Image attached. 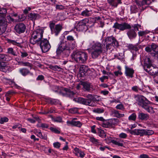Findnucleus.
Listing matches in <instances>:
<instances>
[{
	"label": "nucleus",
	"instance_id": "nucleus-29",
	"mask_svg": "<svg viewBox=\"0 0 158 158\" xmlns=\"http://www.w3.org/2000/svg\"><path fill=\"white\" fill-rule=\"evenodd\" d=\"M111 113L114 117L118 118L124 117L125 115L124 114L120 113L118 111L114 109L111 111Z\"/></svg>",
	"mask_w": 158,
	"mask_h": 158
},
{
	"label": "nucleus",
	"instance_id": "nucleus-26",
	"mask_svg": "<svg viewBox=\"0 0 158 158\" xmlns=\"http://www.w3.org/2000/svg\"><path fill=\"white\" fill-rule=\"evenodd\" d=\"M62 29V26L60 24L56 25L53 31H52V32H54L55 33V35L56 36L57 35L60 31Z\"/></svg>",
	"mask_w": 158,
	"mask_h": 158
},
{
	"label": "nucleus",
	"instance_id": "nucleus-62",
	"mask_svg": "<svg viewBox=\"0 0 158 158\" xmlns=\"http://www.w3.org/2000/svg\"><path fill=\"white\" fill-rule=\"evenodd\" d=\"M86 70L85 69V66L84 65H82L81 66L80 68V71L81 73H84L85 72Z\"/></svg>",
	"mask_w": 158,
	"mask_h": 158
},
{
	"label": "nucleus",
	"instance_id": "nucleus-53",
	"mask_svg": "<svg viewBox=\"0 0 158 158\" xmlns=\"http://www.w3.org/2000/svg\"><path fill=\"white\" fill-rule=\"evenodd\" d=\"M50 68L52 70L55 71H60L61 69L57 65L51 66Z\"/></svg>",
	"mask_w": 158,
	"mask_h": 158
},
{
	"label": "nucleus",
	"instance_id": "nucleus-55",
	"mask_svg": "<svg viewBox=\"0 0 158 158\" xmlns=\"http://www.w3.org/2000/svg\"><path fill=\"white\" fill-rule=\"evenodd\" d=\"M23 66H28L30 67H31L32 64L29 62H21Z\"/></svg>",
	"mask_w": 158,
	"mask_h": 158
},
{
	"label": "nucleus",
	"instance_id": "nucleus-40",
	"mask_svg": "<svg viewBox=\"0 0 158 158\" xmlns=\"http://www.w3.org/2000/svg\"><path fill=\"white\" fill-rule=\"evenodd\" d=\"M104 111L103 109L98 108L93 110V112L98 114L103 113L104 112Z\"/></svg>",
	"mask_w": 158,
	"mask_h": 158
},
{
	"label": "nucleus",
	"instance_id": "nucleus-42",
	"mask_svg": "<svg viewBox=\"0 0 158 158\" xmlns=\"http://www.w3.org/2000/svg\"><path fill=\"white\" fill-rule=\"evenodd\" d=\"M99 136L102 138H105L106 136V133L102 130H99Z\"/></svg>",
	"mask_w": 158,
	"mask_h": 158
},
{
	"label": "nucleus",
	"instance_id": "nucleus-48",
	"mask_svg": "<svg viewBox=\"0 0 158 158\" xmlns=\"http://www.w3.org/2000/svg\"><path fill=\"white\" fill-rule=\"evenodd\" d=\"M79 108L77 107H74L70 109L69 111L70 113L72 114H75L78 112Z\"/></svg>",
	"mask_w": 158,
	"mask_h": 158
},
{
	"label": "nucleus",
	"instance_id": "nucleus-20",
	"mask_svg": "<svg viewBox=\"0 0 158 158\" xmlns=\"http://www.w3.org/2000/svg\"><path fill=\"white\" fill-rule=\"evenodd\" d=\"M123 140L118 138H115L114 139L111 140V143L113 144L120 147L123 146Z\"/></svg>",
	"mask_w": 158,
	"mask_h": 158
},
{
	"label": "nucleus",
	"instance_id": "nucleus-10",
	"mask_svg": "<svg viewBox=\"0 0 158 158\" xmlns=\"http://www.w3.org/2000/svg\"><path fill=\"white\" fill-rule=\"evenodd\" d=\"M7 26V21L5 20L4 18L0 17V35L5 31Z\"/></svg>",
	"mask_w": 158,
	"mask_h": 158
},
{
	"label": "nucleus",
	"instance_id": "nucleus-13",
	"mask_svg": "<svg viewBox=\"0 0 158 158\" xmlns=\"http://www.w3.org/2000/svg\"><path fill=\"white\" fill-rule=\"evenodd\" d=\"M125 74L126 76L132 78L135 73L134 70L127 65L125 66Z\"/></svg>",
	"mask_w": 158,
	"mask_h": 158
},
{
	"label": "nucleus",
	"instance_id": "nucleus-25",
	"mask_svg": "<svg viewBox=\"0 0 158 158\" xmlns=\"http://www.w3.org/2000/svg\"><path fill=\"white\" fill-rule=\"evenodd\" d=\"M138 118L142 120H146L149 118V115L147 114L139 112L138 115Z\"/></svg>",
	"mask_w": 158,
	"mask_h": 158
},
{
	"label": "nucleus",
	"instance_id": "nucleus-27",
	"mask_svg": "<svg viewBox=\"0 0 158 158\" xmlns=\"http://www.w3.org/2000/svg\"><path fill=\"white\" fill-rule=\"evenodd\" d=\"M28 17L30 19L33 21H35L36 19H38L40 18V15L37 14L30 13L28 15Z\"/></svg>",
	"mask_w": 158,
	"mask_h": 158
},
{
	"label": "nucleus",
	"instance_id": "nucleus-24",
	"mask_svg": "<svg viewBox=\"0 0 158 158\" xmlns=\"http://www.w3.org/2000/svg\"><path fill=\"white\" fill-rule=\"evenodd\" d=\"M152 51L153 53L152 54V55L158 58V45L154 43H152Z\"/></svg>",
	"mask_w": 158,
	"mask_h": 158
},
{
	"label": "nucleus",
	"instance_id": "nucleus-5",
	"mask_svg": "<svg viewBox=\"0 0 158 158\" xmlns=\"http://www.w3.org/2000/svg\"><path fill=\"white\" fill-rule=\"evenodd\" d=\"M44 30L43 29L39 28L34 31L32 33L30 43L32 44H39L41 41L43 37Z\"/></svg>",
	"mask_w": 158,
	"mask_h": 158
},
{
	"label": "nucleus",
	"instance_id": "nucleus-23",
	"mask_svg": "<svg viewBox=\"0 0 158 158\" xmlns=\"http://www.w3.org/2000/svg\"><path fill=\"white\" fill-rule=\"evenodd\" d=\"M34 133L37 136L40 137L42 139L44 140H47V135L45 134L43 135L40 130H38L35 129L34 130Z\"/></svg>",
	"mask_w": 158,
	"mask_h": 158
},
{
	"label": "nucleus",
	"instance_id": "nucleus-18",
	"mask_svg": "<svg viewBox=\"0 0 158 158\" xmlns=\"http://www.w3.org/2000/svg\"><path fill=\"white\" fill-rule=\"evenodd\" d=\"M81 85L83 86V89L85 91L89 92L92 89V85L89 83L83 82Z\"/></svg>",
	"mask_w": 158,
	"mask_h": 158
},
{
	"label": "nucleus",
	"instance_id": "nucleus-46",
	"mask_svg": "<svg viewBox=\"0 0 158 158\" xmlns=\"http://www.w3.org/2000/svg\"><path fill=\"white\" fill-rule=\"evenodd\" d=\"M150 31L148 30H146L143 31H139L138 32V34L139 36H142L148 33Z\"/></svg>",
	"mask_w": 158,
	"mask_h": 158
},
{
	"label": "nucleus",
	"instance_id": "nucleus-33",
	"mask_svg": "<svg viewBox=\"0 0 158 158\" xmlns=\"http://www.w3.org/2000/svg\"><path fill=\"white\" fill-rule=\"evenodd\" d=\"M92 12L91 10H88L86 9L82 11L80 15L84 17H88L91 15Z\"/></svg>",
	"mask_w": 158,
	"mask_h": 158
},
{
	"label": "nucleus",
	"instance_id": "nucleus-51",
	"mask_svg": "<svg viewBox=\"0 0 158 158\" xmlns=\"http://www.w3.org/2000/svg\"><path fill=\"white\" fill-rule=\"evenodd\" d=\"M152 44L148 45L145 48V50L147 52H150L152 51Z\"/></svg>",
	"mask_w": 158,
	"mask_h": 158
},
{
	"label": "nucleus",
	"instance_id": "nucleus-38",
	"mask_svg": "<svg viewBox=\"0 0 158 158\" xmlns=\"http://www.w3.org/2000/svg\"><path fill=\"white\" fill-rule=\"evenodd\" d=\"M89 141L96 145L99 144V142L98 140L95 139L94 137H89Z\"/></svg>",
	"mask_w": 158,
	"mask_h": 158
},
{
	"label": "nucleus",
	"instance_id": "nucleus-50",
	"mask_svg": "<svg viewBox=\"0 0 158 158\" xmlns=\"http://www.w3.org/2000/svg\"><path fill=\"white\" fill-rule=\"evenodd\" d=\"M8 120V118L6 117L1 118L0 119V124H3L4 123L7 122Z\"/></svg>",
	"mask_w": 158,
	"mask_h": 158
},
{
	"label": "nucleus",
	"instance_id": "nucleus-64",
	"mask_svg": "<svg viewBox=\"0 0 158 158\" xmlns=\"http://www.w3.org/2000/svg\"><path fill=\"white\" fill-rule=\"evenodd\" d=\"M114 73L116 76H118L119 75H121L123 74L122 73L120 70H118L117 71L114 72Z\"/></svg>",
	"mask_w": 158,
	"mask_h": 158
},
{
	"label": "nucleus",
	"instance_id": "nucleus-14",
	"mask_svg": "<svg viewBox=\"0 0 158 158\" xmlns=\"http://www.w3.org/2000/svg\"><path fill=\"white\" fill-rule=\"evenodd\" d=\"M0 70L5 72H8L11 70V68L5 62L0 61Z\"/></svg>",
	"mask_w": 158,
	"mask_h": 158
},
{
	"label": "nucleus",
	"instance_id": "nucleus-37",
	"mask_svg": "<svg viewBox=\"0 0 158 158\" xmlns=\"http://www.w3.org/2000/svg\"><path fill=\"white\" fill-rule=\"evenodd\" d=\"M154 131L152 130L143 129V135H151L153 134Z\"/></svg>",
	"mask_w": 158,
	"mask_h": 158
},
{
	"label": "nucleus",
	"instance_id": "nucleus-2",
	"mask_svg": "<svg viewBox=\"0 0 158 158\" xmlns=\"http://www.w3.org/2000/svg\"><path fill=\"white\" fill-rule=\"evenodd\" d=\"M134 99L137 104L147 112L151 113H154L153 108L149 106L150 102L145 97L139 95H135Z\"/></svg>",
	"mask_w": 158,
	"mask_h": 158
},
{
	"label": "nucleus",
	"instance_id": "nucleus-54",
	"mask_svg": "<svg viewBox=\"0 0 158 158\" xmlns=\"http://www.w3.org/2000/svg\"><path fill=\"white\" fill-rule=\"evenodd\" d=\"M50 129L52 131L57 134H59L60 133V131L58 130L56 128H54L53 127H51L50 128Z\"/></svg>",
	"mask_w": 158,
	"mask_h": 158
},
{
	"label": "nucleus",
	"instance_id": "nucleus-47",
	"mask_svg": "<svg viewBox=\"0 0 158 158\" xmlns=\"http://www.w3.org/2000/svg\"><path fill=\"white\" fill-rule=\"evenodd\" d=\"M131 13H135L137 11V8L135 5L131 6Z\"/></svg>",
	"mask_w": 158,
	"mask_h": 158
},
{
	"label": "nucleus",
	"instance_id": "nucleus-34",
	"mask_svg": "<svg viewBox=\"0 0 158 158\" xmlns=\"http://www.w3.org/2000/svg\"><path fill=\"white\" fill-rule=\"evenodd\" d=\"M141 86L140 87L136 85L132 87L131 89L133 91L136 92H138L139 90L142 91L143 89V83H141Z\"/></svg>",
	"mask_w": 158,
	"mask_h": 158
},
{
	"label": "nucleus",
	"instance_id": "nucleus-56",
	"mask_svg": "<svg viewBox=\"0 0 158 158\" xmlns=\"http://www.w3.org/2000/svg\"><path fill=\"white\" fill-rule=\"evenodd\" d=\"M6 19L8 20L9 23H11L14 21V20L11 17V16H10L9 14L7 15L6 17Z\"/></svg>",
	"mask_w": 158,
	"mask_h": 158
},
{
	"label": "nucleus",
	"instance_id": "nucleus-21",
	"mask_svg": "<svg viewBox=\"0 0 158 158\" xmlns=\"http://www.w3.org/2000/svg\"><path fill=\"white\" fill-rule=\"evenodd\" d=\"M63 41H61L58 45V47L56 49V53L57 55H60L62 52H63L65 49V46H63Z\"/></svg>",
	"mask_w": 158,
	"mask_h": 158
},
{
	"label": "nucleus",
	"instance_id": "nucleus-39",
	"mask_svg": "<svg viewBox=\"0 0 158 158\" xmlns=\"http://www.w3.org/2000/svg\"><path fill=\"white\" fill-rule=\"evenodd\" d=\"M6 13L7 10L5 8L0 7V17H2L4 18V16Z\"/></svg>",
	"mask_w": 158,
	"mask_h": 158
},
{
	"label": "nucleus",
	"instance_id": "nucleus-31",
	"mask_svg": "<svg viewBox=\"0 0 158 158\" xmlns=\"http://www.w3.org/2000/svg\"><path fill=\"white\" fill-rule=\"evenodd\" d=\"M71 49H72V47L69 46L68 45V44H67L65 45V49L63 53L66 56H67L69 55L70 53Z\"/></svg>",
	"mask_w": 158,
	"mask_h": 158
},
{
	"label": "nucleus",
	"instance_id": "nucleus-16",
	"mask_svg": "<svg viewBox=\"0 0 158 158\" xmlns=\"http://www.w3.org/2000/svg\"><path fill=\"white\" fill-rule=\"evenodd\" d=\"M137 5L141 6L145 5H149L153 1L152 0H135Z\"/></svg>",
	"mask_w": 158,
	"mask_h": 158
},
{
	"label": "nucleus",
	"instance_id": "nucleus-30",
	"mask_svg": "<svg viewBox=\"0 0 158 158\" xmlns=\"http://www.w3.org/2000/svg\"><path fill=\"white\" fill-rule=\"evenodd\" d=\"M10 56L3 54H0V60L8 61L11 59Z\"/></svg>",
	"mask_w": 158,
	"mask_h": 158
},
{
	"label": "nucleus",
	"instance_id": "nucleus-57",
	"mask_svg": "<svg viewBox=\"0 0 158 158\" xmlns=\"http://www.w3.org/2000/svg\"><path fill=\"white\" fill-rule=\"evenodd\" d=\"M119 137L122 139H126L127 137L126 134L124 133H121L119 135Z\"/></svg>",
	"mask_w": 158,
	"mask_h": 158
},
{
	"label": "nucleus",
	"instance_id": "nucleus-7",
	"mask_svg": "<svg viewBox=\"0 0 158 158\" xmlns=\"http://www.w3.org/2000/svg\"><path fill=\"white\" fill-rule=\"evenodd\" d=\"M90 48L92 50L91 56L93 59L97 58L102 52V44L98 42H93L90 44Z\"/></svg>",
	"mask_w": 158,
	"mask_h": 158
},
{
	"label": "nucleus",
	"instance_id": "nucleus-1",
	"mask_svg": "<svg viewBox=\"0 0 158 158\" xmlns=\"http://www.w3.org/2000/svg\"><path fill=\"white\" fill-rule=\"evenodd\" d=\"M131 27V26L130 24L125 22H123L121 23H119L117 22H116L113 26V28L115 29L114 30V31H116L115 29H118L121 31L130 29L127 31V35L131 40L135 38L137 35L136 33L134 30L130 29Z\"/></svg>",
	"mask_w": 158,
	"mask_h": 158
},
{
	"label": "nucleus",
	"instance_id": "nucleus-58",
	"mask_svg": "<svg viewBox=\"0 0 158 158\" xmlns=\"http://www.w3.org/2000/svg\"><path fill=\"white\" fill-rule=\"evenodd\" d=\"M110 126V123L108 122L104 123L102 124V127L105 128H107Z\"/></svg>",
	"mask_w": 158,
	"mask_h": 158
},
{
	"label": "nucleus",
	"instance_id": "nucleus-8",
	"mask_svg": "<svg viewBox=\"0 0 158 158\" xmlns=\"http://www.w3.org/2000/svg\"><path fill=\"white\" fill-rule=\"evenodd\" d=\"M89 22V20L87 19H82L77 23L75 28L77 31H85L88 29L87 24Z\"/></svg>",
	"mask_w": 158,
	"mask_h": 158
},
{
	"label": "nucleus",
	"instance_id": "nucleus-17",
	"mask_svg": "<svg viewBox=\"0 0 158 158\" xmlns=\"http://www.w3.org/2000/svg\"><path fill=\"white\" fill-rule=\"evenodd\" d=\"M66 123L68 126L72 125L79 127H81L82 125V123L80 121H76L74 120V119H73L71 121H67Z\"/></svg>",
	"mask_w": 158,
	"mask_h": 158
},
{
	"label": "nucleus",
	"instance_id": "nucleus-15",
	"mask_svg": "<svg viewBox=\"0 0 158 158\" xmlns=\"http://www.w3.org/2000/svg\"><path fill=\"white\" fill-rule=\"evenodd\" d=\"M67 41H68V45L72 47V49H73L76 46L75 40L74 37L71 35H69L66 37Z\"/></svg>",
	"mask_w": 158,
	"mask_h": 158
},
{
	"label": "nucleus",
	"instance_id": "nucleus-61",
	"mask_svg": "<svg viewBox=\"0 0 158 158\" xmlns=\"http://www.w3.org/2000/svg\"><path fill=\"white\" fill-rule=\"evenodd\" d=\"M55 23L53 22H50L49 24V27L51 31H53V30L54 28V26L55 25Z\"/></svg>",
	"mask_w": 158,
	"mask_h": 158
},
{
	"label": "nucleus",
	"instance_id": "nucleus-35",
	"mask_svg": "<svg viewBox=\"0 0 158 158\" xmlns=\"http://www.w3.org/2000/svg\"><path fill=\"white\" fill-rule=\"evenodd\" d=\"M7 53L8 54L14 56H17L16 52L12 48H8Z\"/></svg>",
	"mask_w": 158,
	"mask_h": 158
},
{
	"label": "nucleus",
	"instance_id": "nucleus-60",
	"mask_svg": "<svg viewBox=\"0 0 158 158\" xmlns=\"http://www.w3.org/2000/svg\"><path fill=\"white\" fill-rule=\"evenodd\" d=\"M54 148H59L60 146V144L58 142H55L53 144Z\"/></svg>",
	"mask_w": 158,
	"mask_h": 158
},
{
	"label": "nucleus",
	"instance_id": "nucleus-3",
	"mask_svg": "<svg viewBox=\"0 0 158 158\" xmlns=\"http://www.w3.org/2000/svg\"><path fill=\"white\" fill-rule=\"evenodd\" d=\"M86 97L87 99L78 97L76 99V101L82 104L92 107L96 106L95 102L98 101V100L97 99L98 97L97 95L88 94L86 96Z\"/></svg>",
	"mask_w": 158,
	"mask_h": 158
},
{
	"label": "nucleus",
	"instance_id": "nucleus-44",
	"mask_svg": "<svg viewBox=\"0 0 158 158\" xmlns=\"http://www.w3.org/2000/svg\"><path fill=\"white\" fill-rule=\"evenodd\" d=\"M115 108L118 110H123L125 108L123 105L122 103H120L117 105L115 107Z\"/></svg>",
	"mask_w": 158,
	"mask_h": 158
},
{
	"label": "nucleus",
	"instance_id": "nucleus-28",
	"mask_svg": "<svg viewBox=\"0 0 158 158\" xmlns=\"http://www.w3.org/2000/svg\"><path fill=\"white\" fill-rule=\"evenodd\" d=\"M122 0H111L108 3L111 6L116 7L118 4L122 3Z\"/></svg>",
	"mask_w": 158,
	"mask_h": 158
},
{
	"label": "nucleus",
	"instance_id": "nucleus-59",
	"mask_svg": "<svg viewBox=\"0 0 158 158\" xmlns=\"http://www.w3.org/2000/svg\"><path fill=\"white\" fill-rule=\"evenodd\" d=\"M110 102L111 103H118L120 102L119 100L118 99H116L114 98H110Z\"/></svg>",
	"mask_w": 158,
	"mask_h": 158
},
{
	"label": "nucleus",
	"instance_id": "nucleus-32",
	"mask_svg": "<svg viewBox=\"0 0 158 158\" xmlns=\"http://www.w3.org/2000/svg\"><path fill=\"white\" fill-rule=\"evenodd\" d=\"M64 91L65 92V94L66 96L69 97H72L76 93L67 88H64Z\"/></svg>",
	"mask_w": 158,
	"mask_h": 158
},
{
	"label": "nucleus",
	"instance_id": "nucleus-45",
	"mask_svg": "<svg viewBox=\"0 0 158 158\" xmlns=\"http://www.w3.org/2000/svg\"><path fill=\"white\" fill-rule=\"evenodd\" d=\"M136 118V115L135 113H132L128 117V119L130 120L135 121Z\"/></svg>",
	"mask_w": 158,
	"mask_h": 158
},
{
	"label": "nucleus",
	"instance_id": "nucleus-36",
	"mask_svg": "<svg viewBox=\"0 0 158 158\" xmlns=\"http://www.w3.org/2000/svg\"><path fill=\"white\" fill-rule=\"evenodd\" d=\"M19 71L23 76H26L30 73L29 70L25 68H22L19 69Z\"/></svg>",
	"mask_w": 158,
	"mask_h": 158
},
{
	"label": "nucleus",
	"instance_id": "nucleus-43",
	"mask_svg": "<svg viewBox=\"0 0 158 158\" xmlns=\"http://www.w3.org/2000/svg\"><path fill=\"white\" fill-rule=\"evenodd\" d=\"M9 43L15 45L17 46L20 48L22 47V46H21L20 43L17 42L16 41L14 40H10L9 41Z\"/></svg>",
	"mask_w": 158,
	"mask_h": 158
},
{
	"label": "nucleus",
	"instance_id": "nucleus-6",
	"mask_svg": "<svg viewBox=\"0 0 158 158\" xmlns=\"http://www.w3.org/2000/svg\"><path fill=\"white\" fill-rule=\"evenodd\" d=\"M144 69L151 75H154L158 73V69L152 65V62L150 58L147 57L144 60L143 65Z\"/></svg>",
	"mask_w": 158,
	"mask_h": 158
},
{
	"label": "nucleus",
	"instance_id": "nucleus-11",
	"mask_svg": "<svg viewBox=\"0 0 158 158\" xmlns=\"http://www.w3.org/2000/svg\"><path fill=\"white\" fill-rule=\"evenodd\" d=\"M110 44L117 46L118 45V43L114 37L110 36L107 37L106 39L104 44L105 45V44Z\"/></svg>",
	"mask_w": 158,
	"mask_h": 158
},
{
	"label": "nucleus",
	"instance_id": "nucleus-41",
	"mask_svg": "<svg viewBox=\"0 0 158 158\" xmlns=\"http://www.w3.org/2000/svg\"><path fill=\"white\" fill-rule=\"evenodd\" d=\"M52 120L55 122L58 123H60L62 121L61 118L60 117H57L56 118H53L52 116H51Z\"/></svg>",
	"mask_w": 158,
	"mask_h": 158
},
{
	"label": "nucleus",
	"instance_id": "nucleus-63",
	"mask_svg": "<svg viewBox=\"0 0 158 158\" xmlns=\"http://www.w3.org/2000/svg\"><path fill=\"white\" fill-rule=\"evenodd\" d=\"M20 52L21 53V57L22 58L26 57L28 56V54L27 53V52Z\"/></svg>",
	"mask_w": 158,
	"mask_h": 158
},
{
	"label": "nucleus",
	"instance_id": "nucleus-9",
	"mask_svg": "<svg viewBox=\"0 0 158 158\" xmlns=\"http://www.w3.org/2000/svg\"><path fill=\"white\" fill-rule=\"evenodd\" d=\"M39 44L43 52L45 53L48 52L51 48V46L48 41L45 39L42 40Z\"/></svg>",
	"mask_w": 158,
	"mask_h": 158
},
{
	"label": "nucleus",
	"instance_id": "nucleus-12",
	"mask_svg": "<svg viewBox=\"0 0 158 158\" xmlns=\"http://www.w3.org/2000/svg\"><path fill=\"white\" fill-rule=\"evenodd\" d=\"M26 28L25 25L22 23L17 24L15 27L16 32L19 34L23 33L25 30Z\"/></svg>",
	"mask_w": 158,
	"mask_h": 158
},
{
	"label": "nucleus",
	"instance_id": "nucleus-49",
	"mask_svg": "<svg viewBox=\"0 0 158 158\" xmlns=\"http://www.w3.org/2000/svg\"><path fill=\"white\" fill-rule=\"evenodd\" d=\"M131 27L134 28V30H137V31H139V28L142 29L141 25L138 24H135L132 25Z\"/></svg>",
	"mask_w": 158,
	"mask_h": 158
},
{
	"label": "nucleus",
	"instance_id": "nucleus-52",
	"mask_svg": "<svg viewBox=\"0 0 158 158\" xmlns=\"http://www.w3.org/2000/svg\"><path fill=\"white\" fill-rule=\"evenodd\" d=\"M38 127H41L42 128H47L48 127V125L44 123H40L37 125Z\"/></svg>",
	"mask_w": 158,
	"mask_h": 158
},
{
	"label": "nucleus",
	"instance_id": "nucleus-4",
	"mask_svg": "<svg viewBox=\"0 0 158 158\" xmlns=\"http://www.w3.org/2000/svg\"><path fill=\"white\" fill-rule=\"evenodd\" d=\"M72 59L76 62L84 64L88 59L87 53L78 50L74 51L71 54Z\"/></svg>",
	"mask_w": 158,
	"mask_h": 158
},
{
	"label": "nucleus",
	"instance_id": "nucleus-19",
	"mask_svg": "<svg viewBox=\"0 0 158 158\" xmlns=\"http://www.w3.org/2000/svg\"><path fill=\"white\" fill-rule=\"evenodd\" d=\"M73 152L76 156L81 158H83L85 155L84 152L77 148L74 149Z\"/></svg>",
	"mask_w": 158,
	"mask_h": 158
},
{
	"label": "nucleus",
	"instance_id": "nucleus-22",
	"mask_svg": "<svg viewBox=\"0 0 158 158\" xmlns=\"http://www.w3.org/2000/svg\"><path fill=\"white\" fill-rule=\"evenodd\" d=\"M129 132L130 134L132 135L142 136H143V129H135L133 130H130Z\"/></svg>",
	"mask_w": 158,
	"mask_h": 158
}]
</instances>
